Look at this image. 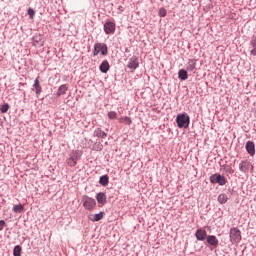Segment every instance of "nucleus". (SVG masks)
<instances>
[{
    "label": "nucleus",
    "mask_w": 256,
    "mask_h": 256,
    "mask_svg": "<svg viewBox=\"0 0 256 256\" xmlns=\"http://www.w3.org/2000/svg\"><path fill=\"white\" fill-rule=\"evenodd\" d=\"M5 229V220H0V231H3Z\"/></svg>",
    "instance_id": "c9c22d12"
},
{
    "label": "nucleus",
    "mask_w": 256,
    "mask_h": 256,
    "mask_svg": "<svg viewBox=\"0 0 256 256\" xmlns=\"http://www.w3.org/2000/svg\"><path fill=\"white\" fill-rule=\"evenodd\" d=\"M96 47H98L99 53L103 55V57L107 56L109 54V48L107 47V44L105 43H96Z\"/></svg>",
    "instance_id": "ddd939ff"
},
{
    "label": "nucleus",
    "mask_w": 256,
    "mask_h": 256,
    "mask_svg": "<svg viewBox=\"0 0 256 256\" xmlns=\"http://www.w3.org/2000/svg\"><path fill=\"white\" fill-rule=\"evenodd\" d=\"M94 137H100V139H105V137H107V133H105V131L101 130V128H97L94 131Z\"/></svg>",
    "instance_id": "5701e85b"
},
{
    "label": "nucleus",
    "mask_w": 256,
    "mask_h": 256,
    "mask_svg": "<svg viewBox=\"0 0 256 256\" xmlns=\"http://www.w3.org/2000/svg\"><path fill=\"white\" fill-rule=\"evenodd\" d=\"M210 183H212V185L218 184L223 187V185H227V178L219 173H215L210 176Z\"/></svg>",
    "instance_id": "7ed1b4c3"
},
{
    "label": "nucleus",
    "mask_w": 256,
    "mask_h": 256,
    "mask_svg": "<svg viewBox=\"0 0 256 256\" xmlns=\"http://www.w3.org/2000/svg\"><path fill=\"white\" fill-rule=\"evenodd\" d=\"M94 147L95 151H103V144L101 142H96Z\"/></svg>",
    "instance_id": "7c9ffc66"
},
{
    "label": "nucleus",
    "mask_w": 256,
    "mask_h": 256,
    "mask_svg": "<svg viewBox=\"0 0 256 256\" xmlns=\"http://www.w3.org/2000/svg\"><path fill=\"white\" fill-rule=\"evenodd\" d=\"M250 55L256 57V35H253L249 42Z\"/></svg>",
    "instance_id": "4468645a"
},
{
    "label": "nucleus",
    "mask_w": 256,
    "mask_h": 256,
    "mask_svg": "<svg viewBox=\"0 0 256 256\" xmlns=\"http://www.w3.org/2000/svg\"><path fill=\"white\" fill-rule=\"evenodd\" d=\"M32 42L35 47H43V45H45V40L41 34H35L32 38Z\"/></svg>",
    "instance_id": "1a4fd4ad"
},
{
    "label": "nucleus",
    "mask_w": 256,
    "mask_h": 256,
    "mask_svg": "<svg viewBox=\"0 0 256 256\" xmlns=\"http://www.w3.org/2000/svg\"><path fill=\"white\" fill-rule=\"evenodd\" d=\"M23 251V248L21 246L16 245L13 249V255L14 256H21V252Z\"/></svg>",
    "instance_id": "a878e982"
},
{
    "label": "nucleus",
    "mask_w": 256,
    "mask_h": 256,
    "mask_svg": "<svg viewBox=\"0 0 256 256\" xmlns=\"http://www.w3.org/2000/svg\"><path fill=\"white\" fill-rule=\"evenodd\" d=\"M177 127L179 129H188L191 123V117L187 113H180L176 117Z\"/></svg>",
    "instance_id": "f257e3e1"
},
{
    "label": "nucleus",
    "mask_w": 256,
    "mask_h": 256,
    "mask_svg": "<svg viewBox=\"0 0 256 256\" xmlns=\"http://www.w3.org/2000/svg\"><path fill=\"white\" fill-rule=\"evenodd\" d=\"M120 121H124L126 123V125H131L133 123V121L131 120V118L129 117H124V118H120Z\"/></svg>",
    "instance_id": "c756f323"
},
{
    "label": "nucleus",
    "mask_w": 256,
    "mask_h": 256,
    "mask_svg": "<svg viewBox=\"0 0 256 256\" xmlns=\"http://www.w3.org/2000/svg\"><path fill=\"white\" fill-rule=\"evenodd\" d=\"M69 91V87H67V84H63L59 86L58 91H57V97H61V95H65Z\"/></svg>",
    "instance_id": "aec40b11"
},
{
    "label": "nucleus",
    "mask_w": 256,
    "mask_h": 256,
    "mask_svg": "<svg viewBox=\"0 0 256 256\" xmlns=\"http://www.w3.org/2000/svg\"><path fill=\"white\" fill-rule=\"evenodd\" d=\"M226 173H230V175H233V173H235V170H233V168H231V166H227Z\"/></svg>",
    "instance_id": "f704fd0d"
},
{
    "label": "nucleus",
    "mask_w": 256,
    "mask_h": 256,
    "mask_svg": "<svg viewBox=\"0 0 256 256\" xmlns=\"http://www.w3.org/2000/svg\"><path fill=\"white\" fill-rule=\"evenodd\" d=\"M186 71H189L190 73H196L197 72V60H189L186 65Z\"/></svg>",
    "instance_id": "f8f14e48"
},
{
    "label": "nucleus",
    "mask_w": 256,
    "mask_h": 256,
    "mask_svg": "<svg viewBox=\"0 0 256 256\" xmlns=\"http://www.w3.org/2000/svg\"><path fill=\"white\" fill-rule=\"evenodd\" d=\"M66 163L69 167H76L77 166V161L73 160L72 158H69L66 160Z\"/></svg>",
    "instance_id": "cd10ccee"
},
{
    "label": "nucleus",
    "mask_w": 256,
    "mask_h": 256,
    "mask_svg": "<svg viewBox=\"0 0 256 256\" xmlns=\"http://www.w3.org/2000/svg\"><path fill=\"white\" fill-rule=\"evenodd\" d=\"M227 201H229V197H227V194L222 193L218 196V203H220V205H225Z\"/></svg>",
    "instance_id": "b1692460"
},
{
    "label": "nucleus",
    "mask_w": 256,
    "mask_h": 256,
    "mask_svg": "<svg viewBox=\"0 0 256 256\" xmlns=\"http://www.w3.org/2000/svg\"><path fill=\"white\" fill-rule=\"evenodd\" d=\"M33 87L36 95L37 96L41 95V92L43 91V89L41 88V84H39V77L35 79Z\"/></svg>",
    "instance_id": "a211bd4d"
},
{
    "label": "nucleus",
    "mask_w": 256,
    "mask_h": 256,
    "mask_svg": "<svg viewBox=\"0 0 256 256\" xmlns=\"http://www.w3.org/2000/svg\"><path fill=\"white\" fill-rule=\"evenodd\" d=\"M97 55H99V49L97 47V44H95L93 49V56L97 57Z\"/></svg>",
    "instance_id": "72a5a7b5"
},
{
    "label": "nucleus",
    "mask_w": 256,
    "mask_h": 256,
    "mask_svg": "<svg viewBox=\"0 0 256 256\" xmlns=\"http://www.w3.org/2000/svg\"><path fill=\"white\" fill-rule=\"evenodd\" d=\"M24 209H25V208L23 207L22 204H18V205H14V206H13L12 211H13L14 213H23V210H24Z\"/></svg>",
    "instance_id": "393cba45"
},
{
    "label": "nucleus",
    "mask_w": 256,
    "mask_h": 256,
    "mask_svg": "<svg viewBox=\"0 0 256 256\" xmlns=\"http://www.w3.org/2000/svg\"><path fill=\"white\" fill-rule=\"evenodd\" d=\"M70 158L76 161H80L81 157H83V151L81 150H74L69 155Z\"/></svg>",
    "instance_id": "dca6fc26"
},
{
    "label": "nucleus",
    "mask_w": 256,
    "mask_h": 256,
    "mask_svg": "<svg viewBox=\"0 0 256 256\" xmlns=\"http://www.w3.org/2000/svg\"><path fill=\"white\" fill-rule=\"evenodd\" d=\"M178 78L180 81H187L189 79V74L187 73V70L181 69L178 72Z\"/></svg>",
    "instance_id": "6ab92c4d"
},
{
    "label": "nucleus",
    "mask_w": 256,
    "mask_h": 256,
    "mask_svg": "<svg viewBox=\"0 0 256 256\" xmlns=\"http://www.w3.org/2000/svg\"><path fill=\"white\" fill-rule=\"evenodd\" d=\"M195 237L197 241H205V239L207 240V237H209V235H207V230L199 228L196 230Z\"/></svg>",
    "instance_id": "9d476101"
},
{
    "label": "nucleus",
    "mask_w": 256,
    "mask_h": 256,
    "mask_svg": "<svg viewBox=\"0 0 256 256\" xmlns=\"http://www.w3.org/2000/svg\"><path fill=\"white\" fill-rule=\"evenodd\" d=\"M206 243H208L210 251H213L219 247V239H217V236L215 235H208L206 238Z\"/></svg>",
    "instance_id": "39448f33"
},
{
    "label": "nucleus",
    "mask_w": 256,
    "mask_h": 256,
    "mask_svg": "<svg viewBox=\"0 0 256 256\" xmlns=\"http://www.w3.org/2000/svg\"><path fill=\"white\" fill-rule=\"evenodd\" d=\"M253 169V165H251V162H249V160H244L241 161L239 164V171H241V173H249V170Z\"/></svg>",
    "instance_id": "423d86ee"
},
{
    "label": "nucleus",
    "mask_w": 256,
    "mask_h": 256,
    "mask_svg": "<svg viewBox=\"0 0 256 256\" xmlns=\"http://www.w3.org/2000/svg\"><path fill=\"white\" fill-rule=\"evenodd\" d=\"M158 15H159V17H167V9H165V8H160L159 9V12H158Z\"/></svg>",
    "instance_id": "c85d7f7f"
},
{
    "label": "nucleus",
    "mask_w": 256,
    "mask_h": 256,
    "mask_svg": "<svg viewBox=\"0 0 256 256\" xmlns=\"http://www.w3.org/2000/svg\"><path fill=\"white\" fill-rule=\"evenodd\" d=\"M241 230L239 228L234 227L230 229V241L232 245H235V243H241Z\"/></svg>",
    "instance_id": "20e7f679"
},
{
    "label": "nucleus",
    "mask_w": 256,
    "mask_h": 256,
    "mask_svg": "<svg viewBox=\"0 0 256 256\" xmlns=\"http://www.w3.org/2000/svg\"><path fill=\"white\" fill-rule=\"evenodd\" d=\"M115 29H116L115 22L107 21L104 24V32L106 33V35H113V33H115Z\"/></svg>",
    "instance_id": "0eeeda50"
},
{
    "label": "nucleus",
    "mask_w": 256,
    "mask_h": 256,
    "mask_svg": "<svg viewBox=\"0 0 256 256\" xmlns=\"http://www.w3.org/2000/svg\"><path fill=\"white\" fill-rule=\"evenodd\" d=\"M10 107L11 106L9 105V103H4L2 106H0V111L2 113H7V111H9Z\"/></svg>",
    "instance_id": "bb28decb"
},
{
    "label": "nucleus",
    "mask_w": 256,
    "mask_h": 256,
    "mask_svg": "<svg viewBox=\"0 0 256 256\" xmlns=\"http://www.w3.org/2000/svg\"><path fill=\"white\" fill-rule=\"evenodd\" d=\"M245 149H246L248 155H250V157L255 156V142L247 141L246 145H245Z\"/></svg>",
    "instance_id": "9b49d317"
},
{
    "label": "nucleus",
    "mask_w": 256,
    "mask_h": 256,
    "mask_svg": "<svg viewBox=\"0 0 256 256\" xmlns=\"http://www.w3.org/2000/svg\"><path fill=\"white\" fill-rule=\"evenodd\" d=\"M99 69H100L101 73H107L109 71V69H111V66L109 65V61L104 60L100 64Z\"/></svg>",
    "instance_id": "f3484780"
},
{
    "label": "nucleus",
    "mask_w": 256,
    "mask_h": 256,
    "mask_svg": "<svg viewBox=\"0 0 256 256\" xmlns=\"http://www.w3.org/2000/svg\"><path fill=\"white\" fill-rule=\"evenodd\" d=\"M96 200L100 205H105L107 203V194L104 192L97 193Z\"/></svg>",
    "instance_id": "2eb2a0df"
},
{
    "label": "nucleus",
    "mask_w": 256,
    "mask_h": 256,
    "mask_svg": "<svg viewBox=\"0 0 256 256\" xmlns=\"http://www.w3.org/2000/svg\"><path fill=\"white\" fill-rule=\"evenodd\" d=\"M105 215V212H100L98 214H94L91 215V217H89L90 221H93V223L97 222V221H101V219H103Z\"/></svg>",
    "instance_id": "4be33fe9"
},
{
    "label": "nucleus",
    "mask_w": 256,
    "mask_h": 256,
    "mask_svg": "<svg viewBox=\"0 0 256 256\" xmlns=\"http://www.w3.org/2000/svg\"><path fill=\"white\" fill-rule=\"evenodd\" d=\"M128 69H131V71H135V69L139 68V58L137 56H132L127 64Z\"/></svg>",
    "instance_id": "6e6552de"
},
{
    "label": "nucleus",
    "mask_w": 256,
    "mask_h": 256,
    "mask_svg": "<svg viewBox=\"0 0 256 256\" xmlns=\"http://www.w3.org/2000/svg\"><path fill=\"white\" fill-rule=\"evenodd\" d=\"M28 15L31 19H33L35 17V10H33V8H29Z\"/></svg>",
    "instance_id": "2f4dec72"
},
{
    "label": "nucleus",
    "mask_w": 256,
    "mask_h": 256,
    "mask_svg": "<svg viewBox=\"0 0 256 256\" xmlns=\"http://www.w3.org/2000/svg\"><path fill=\"white\" fill-rule=\"evenodd\" d=\"M82 204L86 211H93V209H95V207L97 206V201H95L94 198L84 195L82 197Z\"/></svg>",
    "instance_id": "f03ea898"
},
{
    "label": "nucleus",
    "mask_w": 256,
    "mask_h": 256,
    "mask_svg": "<svg viewBox=\"0 0 256 256\" xmlns=\"http://www.w3.org/2000/svg\"><path fill=\"white\" fill-rule=\"evenodd\" d=\"M99 183L102 185V187H107L109 185V175L104 174L100 176Z\"/></svg>",
    "instance_id": "412c9836"
},
{
    "label": "nucleus",
    "mask_w": 256,
    "mask_h": 256,
    "mask_svg": "<svg viewBox=\"0 0 256 256\" xmlns=\"http://www.w3.org/2000/svg\"><path fill=\"white\" fill-rule=\"evenodd\" d=\"M117 117V112L111 111L108 113V118L115 119Z\"/></svg>",
    "instance_id": "473e14b6"
}]
</instances>
